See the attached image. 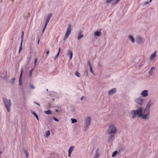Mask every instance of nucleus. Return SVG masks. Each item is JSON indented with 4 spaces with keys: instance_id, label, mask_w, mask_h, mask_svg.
<instances>
[{
    "instance_id": "16",
    "label": "nucleus",
    "mask_w": 158,
    "mask_h": 158,
    "mask_svg": "<svg viewBox=\"0 0 158 158\" xmlns=\"http://www.w3.org/2000/svg\"><path fill=\"white\" fill-rule=\"evenodd\" d=\"M74 149V146H72L71 147L69 150V153H70V154H71L72 152L73 151Z\"/></svg>"
},
{
    "instance_id": "14",
    "label": "nucleus",
    "mask_w": 158,
    "mask_h": 158,
    "mask_svg": "<svg viewBox=\"0 0 158 158\" xmlns=\"http://www.w3.org/2000/svg\"><path fill=\"white\" fill-rule=\"evenodd\" d=\"M153 103L151 101H150L148 103L146 109H149L152 104Z\"/></svg>"
},
{
    "instance_id": "41",
    "label": "nucleus",
    "mask_w": 158,
    "mask_h": 158,
    "mask_svg": "<svg viewBox=\"0 0 158 158\" xmlns=\"http://www.w3.org/2000/svg\"><path fill=\"white\" fill-rule=\"evenodd\" d=\"M7 110L8 112H10V109H7Z\"/></svg>"
},
{
    "instance_id": "40",
    "label": "nucleus",
    "mask_w": 158,
    "mask_h": 158,
    "mask_svg": "<svg viewBox=\"0 0 158 158\" xmlns=\"http://www.w3.org/2000/svg\"><path fill=\"white\" fill-rule=\"evenodd\" d=\"M71 154H70V153H69V154L68 155V156L70 157L71 156Z\"/></svg>"
},
{
    "instance_id": "28",
    "label": "nucleus",
    "mask_w": 158,
    "mask_h": 158,
    "mask_svg": "<svg viewBox=\"0 0 158 158\" xmlns=\"http://www.w3.org/2000/svg\"><path fill=\"white\" fill-rule=\"evenodd\" d=\"M89 67H90V72L92 73H94V72L93 70V69L92 68V66H91V65L90 64L89 65Z\"/></svg>"
},
{
    "instance_id": "11",
    "label": "nucleus",
    "mask_w": 158,
    "mask_h": 158,
    "mask_svg": "<svg viewBox=\"0 0 158 158\" xmlns=\"http://www.w3.org/2000/svg\"><path fill=\"white\" fill-rule=\"evenodd\" d=\"M116 89L115 88H113L112 89L110 90L108 92V94L110 95H111L113 94L114 93L116 92Z\"/></svg>"
},
{
    "instance_id": "37",
    "label": "nucleus",
    "mask_w": 158,
    "mask_h": 158,
    "mask_svg": "<svg viewBox=\"0 0 158 158\" xmlns=\"http://www.w3.org/2000/svg\"><path fill=\"white\" fill-rule=\"evenodd\" d=\"M49 53H50V52L49 51H48L47 52H46V55H48L49 54Z\"/></svg>"
},
{
    "instance_id": "43",
    "label": "nucleus",
    "mask_w": 158,
    "mask_h": 158,
    "mask_svg": "<svg viewBox=\"0 0 158 158\" xmlns=\"http://www.w3.org/2000/svg\"><path fill=\"white\" fill-rule=\"evenodd\" d=\"M56 112H58V109H56Z\"/></svg>"
},
{
    "instance_id": "3",
    "label": "nucleus",
    "mask_w": 158,
    "mask_h": 158,
    "mask_svg": "<svg viewBox=\"0 0 158 158\" xmlns=\"http://www.w3.org/2000/svg\"><path fill=\"white\" fill-rule=\"evenodd\" d=\"M72 29V27L71 25L69 26L67 28L66 30L65 35L64 38V40H65L67 39L68 38L69 35L70 34L71 32V30Z\"/></svg>"
},
{
    "instance_id": "45",
    "label": "nucleus",
    "mask_w": 158,
    "mask_h": 158,
    "mask_svg": "<svg viewBox=\"0 0 158 158\" xmlns=\"http://www.w3.org/2000/svg\"><path fill=\"white\" fill-rule=\"evenodd\" d=\"M37 105H38L40 106V104L39 103H37Z\"/></svg>"
},
{
    "instance_id": "18",
    "label": "nucleus",
    "mask_w": 158,
    "mask_h": 158,
    "mask_svg": "<svg viewBox=\"0 0 158 158\" xmlns=\"http://www.w3.org/2000/svg\"><path fill=\"white\" fill-rule=\"evenodd\" d=\"M32 113L34 115V116L36 118L37 120L39 121V119L37 114L35 112L33 111H32Z\"/></svg>"
},
{
    "instance_id": "36",
    "label": "nucleus",
    "mask_w": 158,
    "mask_h": 158,
    "mask_svg": "<svg viewBox=\"0 0 158 158\" xmlns=\"http://www.w3.org/2000/svg\"><path fill=\"white\" fill-rule=\"evenodd\" d=\"M53 119L56 121H57V122L59 121V120L56 118H54Z\"/></svg>"
},
{
    "instance_id": "26",
    "label": "nucleus",
    "mask_w": 158,
    "mask_h": 158,
    "mask_svg": "<svg viewBox=\"0 0 158 158\" xmlns=\"http://www.w3.org/2000/svg\"><path fill=\"white\" fill-rule=\"evenodd\" d=\"M38 60V59L37 58H35L34 60V66L35 67L36 65V63Z\"/></svg>"
},
{
    "instance_id": "29",
    "label": "nucleus",
    "mask_w": 158,
    "mask_h": 158,
    "mask_svg": "<svg viewBox=\"0 0 158 158\" xmlns=\"http://www.w3.org/2000/svg\"><path fill=\"white\" fill-rule=\"evenodd\" d=\"M23 35H24V32H23V31H22V35H21V36L22 42H23Z\"/></svg>"
},
{
    "instance_id": "48",
    "label": "nucleus",
    "mask_w": 158,
    "mask_h": 158,
    "mask_svg": "<svg viewBox=\"0 0 158 158\" xmlns=\"http://www.w3.org/2000/svg\"><path fill=\"white\" fill-rule=\"evenodd\" d=\"M139 109H142V108H139Z\"/></svg>"
},
{
    "instance_id": "23",
    "label": "nucleus",
    "mask_w": 158,
    "mask_h": 158,
    "mask_svg": "<svg viewBox=\"0 0 158 158\" xmlns=\"http://www.w3.org/2000/svg\"><path fill=\"white\" fill-rule=\"evenodd\" d=\"M71 120L72 123H74L77 122V120L76 119L71 118Z\"/></svg>"
},
{
    "instance_id": "7",
    "label": "nucleus",
    "mask_w": 158,
    "mask_h": 158,
    "mask_svg": "<svg viewBox=\"0 0 158 158\" xmlns=\"http://www.w3.org/2000/svg\"><path fill=\"white\" fill-rule=\"evenodd\" d=\"M120 0H106V3H110L111 2H112V4L113 5H115Z\"/></svg>"
},
{
    "instance_id": "4",
    "label": "nucleus",
    "mask_w": 158,
    "mask_h": 158,
    "mask_svg": "<svg viewBox=\"0 0 158 158\" xmlns=\"http://www.w3.org/2000/svg\"><path fill=\"white\" fill-rule=\"evenodd\" d=\"M3 102L5 104V106L6 109H9L11 106L10 101V99L7 100L5 98H3Z\"/></svg>"
},
{
    "instance_id": "31",
    "label": "nucleus",
    "mask_w": 158,
    "mask_h": 158,
    "mask_svg": "<svg viewBox=\"0 0 158 158\" xmlns=\"http://www.w3.org/2000/svg\"><path fill=\"white\" fill-rule=\"evenodd\" d=\"M22 42H21V46H20V48H19V52H20L22 50Z\"/></svg>"
},
{
    "instance_id": "22",
    "label": "nucleus",
    "mask_w": 158,
    "mask_h": 158,
    "mask_svg": "<svg viewBox=\"0 0 158 158\" xmlns=\"http://www.w3.org/2000/svg\"><path fill=\"white\" fill-rule=\"evenodd\" d=\"M118 153V152L117 151H114L112 154V156L113 157H115L117 155V153Z\"/></svg>"
},
{
    "instance_id": "1",
    "label": "nucleus",
    "mask_w": 158,
    "mask_h": 158,
    "mask_svg": "<svg viewBox=\"0 0 158 158\" xmlns=\"http://www.w3.org/2000/svg\"><path fill=\"white\" fill-rule=\"evenodd\" d=\"M131 113L133 118L138 117L146 119L148 118L149 109H139L138 110L132 111Z\"/></svg>"
},
{
    "instance_id": "19",
    "label": "nucleus",
    "mask_w": 158,
    "mask_h": 158,
    "mask_svg": "<svg viewBox=\"0 0 158 158\" xmlns=\"http://www.w3.org/2000/svg\"><path fill=\"white\" fill-rule=\"evenodd\" d=\"M99 156L98 150H97L95 154V156L94 158H98Z\"/></svg>"
},
{
    "instance_id": "2",
    "label": "nucleus",
    "mask_w": 158,
    "mask_h": 158,
    "mask_svg": "<svg viewBox=\"0 0 158 158\" xmlns=\"http://www.w3.org/2000/svg\"><path fill=\"white\" fill-rule=\"evenodd\" d=\"M116 132V128L115 126L113 124L110 125L108 128V133L110 135V137H114V135Z\"/></svg>"
},
{
    "instance_id": "47",
    "label": "nucleus",
    "mask_w": 158,
    "mask_h": 158,
    "mask_svg": "<svg viewBox=\"0 0 158 158\" xmlns=\"http://www.w3.org/2000/svg\"><path fill=\"white\" fill-rule=\"evenodd\" d=\"M47 91H48V89H47Z\"/></svg>"
},
{
    "instance_id": "44",
    "label": "nucleus",
    "mask_w": 158,
    "mask_h": 158,
    "mask_svg": "<svg viewBox=\"0 0 158 158\" xmlns=\"http://www.w3.org/2000/svg\"><path fill=\"white\" fill-rule=\"evenodd\" d=\"M39 41H40V40H38V44H39Z\"/></svg>"
},
{
    "instance_id": "17",
    "label": "nucleus",
    "mask_w": 158,
    "mask_h": 158,
    "mask_svg": "<svg viewBox=\"0 0 158 158\" xmlns=\"http://www.w3.org/2000/svg\"><path fill=\"white\" fill-rule=\"evenodd\" d=\"M68 55L70 56V60H71L73 56V53L71 51H69V53H68Z\"/></svg>"
},
{
    "instance_id": "25",
    "label": "nucleus",
    "mask_w": 158,
    "mask_h": 158,
    "mask_svg": "<svg viewBox=\"0 0 158 158\" xmlns=\"http://www.w3.org/2000/svg\"><path fill=\"white\" fill-rule=\"evenodd\" d=\"M83 36V34H80L78 35V39H80L81 38H82Z\"/></svg>"
},
{
    "instance_id": "39",
    "label": "nucleus",
    "mask_w": 158,
    "mask_h": 158,
    "mask_svg": "<svg viewBox=\"0 0 158 158\" xmlns=\"http://www.w3.org/2000/svg\"><path fill=\"white\" fill-rule=\"evenodd\" d=\"M84 98V97L83 96L81 98V100H82L83 98Z\"/></svg>"
},
{
    "instance_id": "34",
    "label": "nucleus",
    "mask_w": 158,
    "mask_h": 158,
    "mask_svg": "<svg viewBox=\"0 0 158 158\" xmlns=\"http://www.w3.org/2000/svg\"><path fill=\"white\" fill-rule=\"evenodd\" d=\"M15 78H13L12 80V83L13 84H14V82H15Z\"/></svg>"
},
{
    "instance_id": "12",
    "label": "nucleus",
    "mask_w": 158,
    "mask_h": 158,
    "mask_svg": "<svg viewBox=\"0 0 158 158\" xmlns=\"http://www.w3.org/2000/svg\"><path fill=\"white\" fill-rule=\"evenodd\" d=\"M141 95L145 97L148 96V91L147 90H144L142 92Z\"/></svg>"
},
{
    "instance_id": "15",
    "label": "nucleus",
    "mask_w": 158,
    "mask_h": 158,
    "mask_svg": "<svg viewBox=\"0 0 158 158\" xmlns=\"http://www.w3.org/2000/svg\"><path fill=\"white\" fill-rule=\"evenodd\" d=\"M23 73V70H22L21 72V74L20 75L19 79V84L20 85H22V80H21V77Z\"/></svg>"
},
{
    "instance_id": "42",
    "label": "nucleus",
    "mask_w": 158,
    "mask_h": 158,
    "mask_svg": "<svg viewBox=\"0 0 158 158\" xmlns=\"http://www.w3.org/2000/svg\"><path fill=\"white\" fill-rule=\"evenodd\" d=\"M26 156L27 157H28V154L27 153L26 154Z\"/></svg>"
},
{
    "instance_id": "35",
    "label": "nucleus",
    "mask_w": 158,
    "mask_h": 158,
    "mask_svg": "<svg viewBox=\"0 0 158 158\" xmlns=\"http://www.w3.org/2000/svg\"><path fill=\"white\" fill-rule=\"evenodd\" d=\"M30 87H31V88L32 89H34L35 88L34 86L33 85H31Z\"/></svg>"
},
{
    "instance_id": "46",
    "label": "nucleus",
    "mask_w": 158,
    "mask_h": 158,
    "mask_svg": "<svg viewBox=\"0 0 158 158\" xmlns=\"http://www.w3.org/2000/svg\"><path fill=\"white\" fill-rule=\"evenodd\" d=\"M152 1V0H150V2H151Z\"/></svg>"
},
{
    "instance_id": "21",
    "label": "nucleus",
    "mask_w": 158,
    "mask_h": 158,
    "mask_svg": "<svg viewBox=\"0 0 158 158\" xmlns=\"http://www.w3.org/2000/svg\"><path fill=\"white\" fill-rule=\"evenodd\" d=\"M155 68L154 67H152L151 68V70L149 71V73L150 75L152 74V70H155Z\"/></svg>"
},
{
    "instance_id": "9",
    "label": "nucleus",
    "mask_w": 158,
    "mask_h": 158,
    "mask_svg": "<svg viewBox=\"0 0 158 158\" xmlns=\"http://www.w3.org/2000/svg\"><path fill=\"white\" fill-rule=\"evenodd\" d=\"M136 41L138 44L141 43L143 42L142 38L139 36H138L137 38L136 39Z\"/></svg>"
},
{
    "instance_id": "10",
    "label": "nucleus",
    "mask_w": 158,
    "mask_h": 158,
    "mask_svg": "<svg viewBox=\"0 0 158 158\" xmlns=\"http://www.w3.org/2000/svg\"><path fill=\"white\" fill-rule=\"evenodd\" d=\"M101 35V31L99 30H98L94 32V35L96 36H100Z\"/></svg>"
},
{
    "instance_id": "30",
    "label": "nucleus",
    "mask_w": 158,
    "mask_h": 158,
    "mask_svg": "<svg viewBox=\"0 0 158 158\" xmlns=\"http://www.w3.org/2000/svg\"><path fill=\"white\" fill-rule=\"evenodd\" d=\"M60 51H61V48H60V47L59 48L58 52L56 55V57H58L59 56V55L60 53Z\"/></svg>"
},
{
    "instance_id": "38",
    "label": "nucleus",
    "mask_w": 158,
    "mask_h": 158,
    "mask_svg": "<svg viewBox=\"0 0 158 158\" xmlns=\"http://www.w3.org/2000/svg\"><path fill=\"white\" fill-rule=\"evenodd\" d=\"M148 2H144V4H148Z\"/></svg>"
},
{
    "instance_id": "24",
    "label": "nucleus",
    "mask_w": 158,
    "mask_h": 158,
    "mask_svg": "<svg viewBox=\"0 0 158 158\" xmlns=\"http://www.w3.org/2000/svg\"><path fill=\"white\" fill-rule=\"evenodd\" d=\"M50 135V131H48L46 132L45 135L46 137H48Z\"/></svg>"
},
{
    "instance_id": "20",
    "label": "nucleus",
    "mask_w": 158,
    "mask_h": 158,
    "mask_svg": "<svg viewBox=\"0 0 158 158\" xmlns=\"http://www.w3.org/2000/svg\"><path fill=\"white\" fill-rule=\"evenodd\" d=\"M129 38L132 43L134 42L135 40L134 38L131 35H129Z\"/></svg>"
},
{
    "instance_id": "6",
    "label": "nucleus",
    "mask_w": 158,
    "mask_h": 158,
    "mask_svg": "<svg viewBox=\"0 0 158 158\" xmlns=\"http://www.w3.org/2000/svg\"><path fill=\"white\" fill-rule=\"evenodd\" d=\"M85 127L87 128L90 125V117H87L85 120Z\"/></svg>"
},
{
    "instance_id": "27",
    "label": "nucleus",
    "mask_w": 158,
    "mask_h": 158,
    "mask_svg": "<svg viewBox=\"0 0 158 158\" xmlns=\"http://www.w3.org/2000/svg\"><path fill=\"white\" fill-rule=\"evenodd\" d=\"M45 113L47 114H50L51 113V111L50 110H48L47 111H46L45 112Z\"/></svg>"
},
{
    "instance_id": "32",
    "label": "nucleus",
    "mask_w": 158,
    "mask_h": 158,
    "mask_svg": "<svg viewBox=\"0 0 158 158\" xmlns=\"http://www.w3.org/2000/svg\"><path fill=\"white\" fill-rule=\"evenodd\" d=\"M76 75L78 77H79L80 76V73L78 72H76Z\"/></svg>"
},
{
    "instance_id": "5",
    "label": "nucleus",
    "mask_w": 158,
    "mask_h": 158,
    "mask_svg": "<svg viewBox=\"0 0 158 158\" xmlns=\"http://www.w3.org/2000/svg\"><path fill=\"white\" fill-rule=\"evenodd\" d=\"M52 17V15L51 14H49L47 17V18L45 19V21L46 22L45 24L44 27V28L43 30V32H44L45 29H46L48 23L49 22V20Z\"/></svg>"
},
{
    "instance_id": "13",
    "label": "nucleus",
    "mask_w": 158,
    "mask_h": 158,
    "mask_svg": "<svg viewBox=\"0 0 158 158\" xmlns=\"http://www.w3.org/2000/svg\"><path fill=\"white\" fill-rule=\"evenodd\" d=\"M156 52L155 51L150 56V59L151 60H152L156 57Z\"/></svg>"
},
{
    "instance_id": "8",
    "label": "nucleus",
    "mask_w": 158,
    "mask_h": 158,
    "mask_svg": "<svg viewBox=\"0 0 158 158\" xmlns=\"http://www.w3.org/2000/svg\"><path fill=\"white\" fill-rule=\"evenodd\" d=\"M144 100L141 98H139L136 100L137 103L139 105H142L143 103Z\"/></svg>"
},
{
    "instance_id": "33",
    "label": "nucleus",
    "mask_w": 158,
    "mask_h": 158,
    "mask_svg": "<svg viewBox=\"0 0 158 158\" xmlns=\"http://www.w3.org/2000/svg\"><path fill=\"white\" fill-rule=\"evenodd\" d=\"M34 69H33L31 70L30 71V77H31L32 76V71L34 70Z\"/></svg>"
}]
</instances>
